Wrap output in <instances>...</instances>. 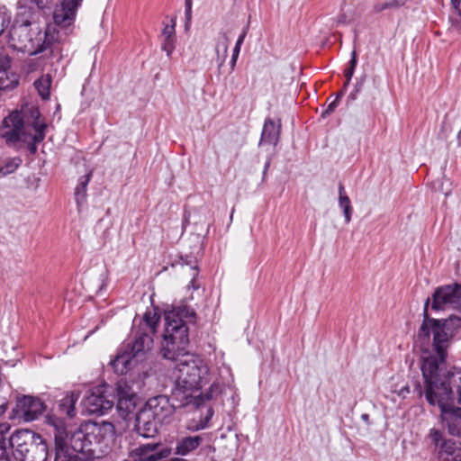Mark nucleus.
Instances as JSON below:
<instances>
[{
    "instance_id": "1",
    "label": "nucleus",
    "mask_w": 461,
    "mask_h": 461,
    "mask_svg": "<svg viewBox=\"0 0 461 461\" xmlns=\"http://www.w3.org/2000/svg\"><path fill=\"white\" fill-rule=\"evenodd\" d=\"M195 318V312L187 305H179L167 312L160 352L164 358L172 361L185 357L176 366L171 399L176 402L178 406L192 405L198 408L203 404V397L195 393L202 388L209 369L203 359L188 355L187 324L194 323Z\"/></svg>"
},
{
    "instance_id": "2",
    "label": "nucleus",
    "mask_w": 461,
    "mask_h": 461,
    "mask_svg": "<svg viewBox=\"0 0 461 461\" xmlns=\"http://www.w3.org/2000/svg\"><path fill=\"white\" fill-rule=\"evenodd\" d=\"M428 298L425 303L424 320L420 326L418 338L422 342L429 341L430 334L433 335L432 348L435 355L423 357L421 373L424 379V395L429 388L435 393H441L442 389L450 390L449 401L456 398L461 404V368L452 366L444 370L446 366L447 349L448 348L449 334L447 332V320H437L429 318L427 313Z\"/></svg>"
},
{
    "instance_id": "3",
    "label": "nucleus",
    "mask_w": 461,
    "mask_h": 461,
    "mask_svg": "<svg viewBox=\"0 0 461 461\" xmlns=\"http://www.w3.org/2000/svg\"><path fill=\"white\" fill-rule=\"evenodd\" d=\"M30 117L24 118L18 111L12 112L4 119L2 136L8 144L23 141L31 154L37 152V144L46 136L47 124L37 108H31Z\"/></svg>"
},
{
    "instance_id": "4",
    "label": "nucleus",
    "mask_w": 461,
    "mask_h": 461,
    "mask_svg": "<svg viewBox=\"0 0 461 461\" xmlns=\"http://www.w3.org/2000/svg\"><path fill=\"white\" fill-rule=\"evenodd\" d=\"M55 41L54 34L48 28L42 30L39 24L30 22L15 23L8 33V46L17 51L29 55L44 53L45 57L53 54L51 48Z\"/></svg>"
},
{
    "instance_id": "5",
    "label": "nucleus",
    "mask_w": 461,
    "mask_h": 461,
    "mask_svg": "<svg viewBox=\"0 0 461 461\" xmlns=\"http://www.w3.org/2000/svg\"><path fill=\"white\" fill-rule=\"evenodd\" d=\"M429 388L427 393V402L431 406L440 409L441 422L453 436L461 437V407L454 406V401H449L450 390L442 389L441 393H435Z\"/></svg>"
},
{
    "instance_id": "6",
    "label": "nucleus",
    "mask_w": 461,
    "mask_h": 461,
    "mask_svg": "<svg viewBox=\"0 0 461 461\" xmlns=\"http://www.w3.org/2000/svg\"><path fill=\"white\" fill-rule=\"evenodd\" d=\"M110 387L101 384L89 389L81 404L86 413L103 415L114 404V397L109 392Z\"/></svg>"
},
{
    "instance_id": "7",
    "label": "nucleus",
    "mask_w": 461,
    "mask_h": 461,
    "mask_svg": "<svg viewBox=\"0 0 461 461\" xmlns=\"http://www.w3.org/2000/svg\"><path fill=\"white\" fill-rule=\"evenodd\" d=\"M46 405L39 397L23 395L16 398L14 407L9 413V420L30 422L37 420L45 411Z\"/></svg>"
},
{
    "instance_id": "8",
    "label": "nucleus",
    "mask_w": 461,
    "mask_h": 461,
    "mask_svg": "<svg viewBox=\"0 0 461 461\" xmlns=\"http://www.w3.org/2000/svg\"><path fill=\"white\" fill-rule=\"evenodd\" d=\"M134 386L140 388V384L128 379H121L116 383L117 408L122 415H127L135 409L138 396Z\"/></svg>"
},
{
    "instance_id": "9",
    "label": "nucleus",
    "mask_w": 461,
    "mask_h": 461,
    "mask_svg": "<svg viewBox=\"0 0 461 461\" xmlns=\"http://www.w3.org/2000/svg\"><path fill=\"white\" fill-rule=\"evenodd\" d=\"M447 306L461 308V284L444 285L434 292L432 309L443 310Z\"/></svg>"
},
{
    "instance_id": "10",
    "label": "nucleus",
    "mask_w": 461,
    "mask_h": 461,
    "mask_svg": "<svg viewBox=\"0 0 461 461\" xmlns=\"http://www.w3.org/2000/svg\"><path fill=\"white\" fill-rule=\"evenodd\" d=\"M181 407L182 406H178L177 402L175 401L170 402V400L167 396L158 395L148 400L142 409L149 412L155 420L162 424L168 421L176 408Z\"/></svg>"
},
{
    "instance_id": "11",
    "label": "nucleus",
    "mask_w": 461,
    "mask_h": 461,
    "mask_svg": "<svg viewBox=\"0 0 461 461\" xmlns=\"http://www.w3.org/2000/svg\"><path fill=\"white\" fill-rule=\"evenodd\" d=\"M171 448L162 447V444L148 443L133 448L130 453V459L123 461H161L171 455Z\"/></svg>"
},
{
    "instance_id": "12",
    "label": "nucleus",
    "mask_w": 461,
    "mask_h": 461,
    "mask_svg": "<svg viewBox=\"0 0 461 461\" xmlns=\"http://www.w3.org/2000/svg\"><path fill=\"white\" fill-rule=\"evenodd\" d=\"M34 438L40 439V435L30 429H18L10 437V444L13 448L14 458L22 461L29 447L32 446Z\"/></svg>"
},
{
    "instance_id": "13",
    "label": "nucleus",
    "mask_w": 461,
    "mask_h": 461,
    "mask_svg": "<svg viewBox=\"0 0 461 461\" xmlns=\"http://www.w3.org/2000/svg\"><path fill=\"white\" fill-rule=\"evenodd\" d=\"M83 0H60L53 12V21L61 28H68L75 20L77 8Z\"/></svg>"
},
{
    "instance_id": "14",
    "label": "nucleus",
    "mask_w": 461,
    "mask_h": 461,
    "mask_svg": "<svg viewBox=\"0 0 461 461\" xmlns=\"http://www.w3.org/2000/svg\"><path fill=\"white\" fill-rule=\"evenodd\" d=\"M152 335L148 331H134V339L124 346V348L131 354L136 362L141 361L146 354L152 348Z\"/></svg>"
},
{
    "instance_id": "15",
    "label": "nucleus",
    "mask_w": 461,
    "mask_h": 461,
    "mask_svg": "<svg viewBox=\"0 0 461 461\" xmlns=\"http://www.w3.org/2000/svg\"><path fill=\"white\" fill-rule=\"evenodd\" d=\"M158 424L160 423L142 408L136 415L135 429L143 438H154L158 432Z\"/></svg>"
},
{
    "instance_id": "16",
    "label": "nucleus",
    "mask_w": 461,
    "mask_h": 461,
    "mask_svg": "<svg viewBox=\"0 0 461 461\" xmlns=\"http://www.w3.org/2000/svg\"><path fill=\"white\" fill-rule=\"evenodd\" d=\"M438 461H461V442L445 439L438 450Z\"/></svg>"
},
{
    "instance_id": "17",
    "label": "nucleus",
    "mask_w": 461,
    "mask_h": 461,
    "mask_svg": "<svg viewBox=\"0 0 461 461\" xmlns=\"http://www.w3.org/2000/svg\"><path fill=\"white\" fill-rule=\"evenodd\" d=\"M11 60L5 57L0 61V92L14 89L19 82L18 76L10 71Z\"/></svg>"
},
{
    "instance_id": "18",
    "label": "nucleus",
    "mask_w": 461,
    "mask_h": 461,
    "mask_svg": "<svg viewBox=\"0 0 461 461\" xmlns=\"http://www.w3.org/2000/svg\"><path fill=\"white\" fill-rule=\"evenodd\" d=\"M203 441V437L199 435L180 438L176 441L175 454L178 456H187L191 452L197 449Z\"/></svg>"
},
{
    "instance_id": "19",
    "label": "nucleus",
    "mask_w": 461,
    "mask_h": 461,
    "mask_svg": "<svg viewBox=\"0 0 461 461\" xmlns=\"http://www.w3.org/2000/svg\"><path fill=\"white\" fill-rule=\"evenodd\" d=\"M47 457L48 447L40 435V439L34 438L32 446L29 447L22 461H46Z\"/></svg>"
},
{
    "instance_id": "20",
    "label": "nucleus",
    "mask_w": 461,
    "mask_h": 461,
    "mask_svg": "<svg viewBox=\"0 0 461 461\" xmlns=\"http://www.w3.org/2000/svg\"><path fill=\"white\" fill-rule=\"evenodd\" d=\"M137 363L136 359L125 348L111 361L113 370L119 375L126 374Z\"/></svg>"
},
{
    "instance_id": "21",
    "label": "nucleus",
    "mask_w": 461,
    "mask_h": 461,
    "mask_svg": "<svg viewBox=\"0 0 461 461\" xmlns=\"http://www.w3.org/2000/svg\"><path fill=\"white\" fill-rule=\"evenodd\" d=\"M280 127V122L276 124L273 119L267 118L263 125L260 141L276 145L279 140Z\"/></svg>"
},
{
    "instance_id": "22",
    "label": "nucleus",
    "mask_w": 461,
    "mask_h": 461,
    "mask_svg": "<svg viewBox=\"0 0 461 461\" xmlns=\"http://www.w3.org/2000/svg\"><path fill=\"white\" fill-rule=\"evenodd\" d=\"M77 400L78 394L77 393H68L59 402V410L68 417H74L76 415L75 404Z\"/></svg>"
},
{
    "instance_id": "23",
    "label": "nucleus",
    "mask_w": 461,
    "mask_h": 461,
    "mask_svg": "<svg viewBox=\"0 0 461 461\" xmlns=\"http://www.w3.org/2000/svg\"><path fill=\"white\" fill-rule=\"evenodd\" d=\"M92 175L93 171L90 170L87 174L78 179L77 185L75 189V198L78 204L82 203L86 200V189L91 180Z\"/></svg>"
},
{
    "instance_id": "24",
    "label": "nucleus",
    "mask_w": 461,
    "mask_h": 461,
    "mask_svg": "<svg viewBox=\"0 0 461 461\" xmlns=\"http://www.w3.org/2000/svg\"><path fill=\"white\" fill-rule=\"evenodd\" d=\"M230 39L226 32H220L218 41L216 44L217 59L220 60V65L223 64L228 56Z\"/></svg>"
},
{
    "instance_id": "25",
    "label": "nucleus",
    "mask_w": 461,
    "mask_h": 461,
    "mask_svg": "<svg viewBox=\"0 0 461 461\" xmlns=\"http://www.w3.org/2000/svg\"><path fill=\"white\" fill-rule=\"evenodd\" d=\"M159 316L156 312H147L143 317V324L139 329L141 331H148L149 334H154L158 325Z\"/></svg>"
},
{
    "instance_id": "26",
    "label": "nucleus",
    "mask_w": 461,
    "mask_h": 461,
    "mask_svg": "<svg viewBox=\"0 0 461 461\" xmlns=\"http://www.w3.org/2000/svg\"><path fill=\"white\" fill-rule=\"evenodd\" d=\"M51 86V77L50 75H44L34 82V86L42 99L50 97Z\"/></svg>"
},
{
    "instance_id": "27",
    "label": "nucleus",
    "mask_w": 461,
    "mask_h": 461,
    "mask_svg": "<svg viewBox=\"0 0 461 461\" xmlns=\"http://www.w3.org/2000/svg\"><path fill=\"white\" fill-rule=\"evenodd\" d=\"M22 164V158L19 157L6 159L0 167V178L14 173Z\"/></svg>"
},
{
    "instance_id": "28",
    "label": "nucleus",
    "mask_w": 461,
    "mask_h": 461,
    "mask_svg": "<svg viewBox=\"0 0 461 461\" xmlns=\"http://www.w3.org/2000/svg\"><path fill=\"white\" fill-rule=\"evenodd\" d=\"M213 415V410L209 408L207 410V414L203 419H200L199 420H193L188 422L186 425V429L190 431H198L208 427V423Z\"/></svg>"
},
{
    "instance_id": "29",
    "label": "nucleus",
    "mask_w": 461,
    "mask_h": 461,
    "mask_svg": "<svg viewBox=\"0 0 461 461\" xmlns=\"http://www.w3.org/2000/svg\"><path fill=\"white\" fill-rule=\"evenodd\" d=\"M14 458L13 448L11 447L10 438L0 435V460L11 461Z\"/></svg>"
},
{
    "instance_id": "30",
    "label": "nucleus",
    "mask_w": 461,
    "mask_h": 461,
    "mask_svg": "<svg viewBox=\"0 0 461 461\" xmlns=\"http://www.w3.org/2000/svg\"><path fill=\"white\" fill-rule=\"evenodd\" d=\"M339 205L343 210L345 221L347 223L350 222L351 215H352V206L351 202L348 196H344L342 198H339Z\"/></svg>"
},
{
    "instance_id": "31",
    "label": "nucleus",
    "mask_w": 461,
    "mask_h": 461,
    "mask_svg": "<svg viewBox=\"0 0 461 461\" xmlns=\"http://www.w3.org/2000/svg\"><path fill=\"white\" fill-rule=\"evenodd\" d=\"M221 393V386L217 383H213L204 393H199L198 395H202L203 403L205 400H212L218 397Z\"/></svg>"
},
{
    "instance_id": "32",
    "label": "nucleus",
    "mask_w": 461,
    "mask_h": 461,
    "mask_svg": "<svg viewBox=\"0 0 461 461\" xmlns=\"http://www.w3.org/2000/svg\"><path fill=\"white\" fill-rule=\"evenodd\" d=\"M407 0H385L382 4H378L375 6V11L382 12L385 9L398 8L405 5Z\"/></svg>"
},
{
    "instance_id": "33",
    "label": "nucleus",
    "mask_w": 461,
    "mask_h": 461,
    "mask_svg": "<svg viewBox=\"0 0 461 461\" xmlns=\"http://www.w3.org/2000/svg\"><path fill=\"white\" fill-rule=\"evenodd\" d=\"M357 63V53L355 50H353L352 54H351V59L349 61V67L345 70V77L347 79L345 87L349 84V82L354 75V71H355Z\"/></svg>"
},
{
    "instance_id": "34",
    "label": "nucleus",
    "mask_w": 461,
    "mask_h": 461,
    "mask_svg": "<svg viewBox=\"0 0 461 461\" xmlns=\"http://www.w3.org/2000/svg\"><path fill=\"white\" fill-rule=\"evenodd\" d=\"M176 19H171L170 24H166L162 30L163 38H176Z\"/></svg>"
},
{
    "instance_id": "35",
    "label": "nucleus",
    "mask_w": 461,
    "mask_h": 461,
    "mask_svg": "<svg viewBox=\"0 0 461 461\" xmlns=\"http://www.w3.org/2000/svg\"><path fill=\"white\" fill-rule=\"evenodd\" d=\"M10 21V15L3 8H0V36L5 32V28L9 25Z\"/></svg>"
},
{
    "instance_id": "36",
    "label": "nucleus",
    "mask_w": 461,
    "mask_h": 461,
    "mask_svg": "<svg viewBox=\"0 0 461 461\" xmlns=\"http://www.w3.org/2000/svg\"><path fill=\"white\" fill-rule=\"evenodd\" d=\"M176 38H164L162 43V50L167 52V56H170L175 50Z\"/></svg>"
},
{
    "instance_id": "37",
    "label": "nucleus",
    "mask_w": 461,
    "mask_h": 461,
    "mask_svg": "<svg viewBox=\"0 0 461 461\" xmlns=\"http://www.w3.org/2000/svg\"><path fill=\"white\" fill-rule=\"evenodd\" d=\"M429 437L431 438V441L435 444V446L438 449L439 445L444 440L441 432L436 429H432L429 431Z\"/></svg>"
},
{
    "instance_id": "38",
    "label": "nucleus",
    "mask_w": 461,
    "mask_h": 461,
    "mask_svg": "<svg viewBox=\"0 0 461 461\" xmlns=\"http://www.w3.org/2000/svg\"><path fill=\"white\" fill-rule=\"evenodd\" d=\"M342 92L339 93L338 95V96L336 97V99L334 101H332L329 105L328 107L322 112V114L321 116L323 118L327 117L328 115H330L332 112H334V110L337 108L338 104H339V99L341 97L342 95Z\"/></svg>"
},
{
    "instance_id": "39",
    "label": "nucleus",
    "mask_w": 461,
    "mask_h": 461,
    "mask_svg": "<svg viewBox=\"0 0 461 461\" xmlns=\"http://www.w3.org/2000/svg\"><path fill=\"white\" fill-rule=\"evenodd\" d=\"M56 0H32L39 8L45 9L50 8Z\"/></svg>"
},
{
    "instance_id": "40",
    "label": "nucleus",
    "mask_w": 461,
    "mask_h": 461,
    "mask_svg": "<svg viewBox=\"0 0 461 461\" xmlns=\"http://www.w3.org/2000/svg\"><path fill=\"white\" fill-rule=\"evenodd\" d=\"M185 30H189V28L191 26V22H192V10H185Z\"/></svg>"
},
{
    "instance_id": "41",
    "label": "nucleus",
    "mask_w": 461,
    "mask_h": 461,
    "mask_svg": "<svg viewBox=\"0 0 461 461\" xmlns=\"http://www.w3.org/2000/svg\"><path fill=\"white\" fill-rule=\"evenodd\" d=\"M248 31H249V23L244 27L242 32L240 33V35L239 36V38L236 41V44H238V45L243 44V41L247 36Z\"/></svg>"
},
{
    "instance_id": "42",
    "label": "nucleus",
    "mask_w": 461,
    "mask_h": 461,
    "mask_svg": "<svg viewBox=\"0 0 461 461\" xmlns=\"http://www.w3.org/2000/svg\"><path fill=\"white\" fill-rule=\"evenodd\" d=\"M395 393H397L398 396L404 399L410 393V387L409 385L402 386L399 391H395Z\"/></svg>"
},
{
    "instance_id": "43",
    "label": "nucleus",
    "mask_w": 461,
    "mask_h": 461,
    "mask_svg": "<svg viewBox=\"0 0 461 461\" xmlns=\"http://www.w3.org/2000/svg\"><path fill=\"white\" fill-rule=\"evenodd\" d=\"M192 270H193V272H194V273H193V278H192V280H191V282H190V284H189V285H188V286H192V287H193V289L196 290V289H198V288H199V285H198V284H196V281H195V278H194V277H195V276L197 275V267H194V268H192Z\"/></svg>"
},
{
    "instance_id": "44",
    "label": "nucleus",
    "mask_w": 461,
    "mask_h": 461,
    "mask_svg": "<svg viewBox=\"0 0 461 461\" xmlns=\"http://www.w3.org/2000/svg\"><path fill=\"white\" fill-rule=\"evenodd\" d=\"M10 425L6 422L0 423V435L5 437V434L10 430Z\"/></svg>"
},
{
    "instance_id": "45",
    "label": "nucleus",
    "mask_w": 461,
    "mask_h": 461,
    "mask_svg": "<svg viewBox=\"0 0 461 461\" xmlns=\"http://www.w3.org/2000/svg\"><path fill=\"white\" fill-rule=\"evenodd\" d=\"M454 8L456 10L458 14L461 16V0H451Z\"/></svg>"
},
{
    "instance_id": "46",
    "label": "nucleus",
    "mask_w": 461,
    "mask_h": 461,
    "mask_svg": "<svg viewBox=\"0 0 461 461\" xmlns=\"http://www.w3.org/2000/svg\"><path fill=\"white\" fill-rule=\"evenodd\" d=\"M344 196H348L345 187L342 183L339 184V198H342Z\"/></svg>"
},
{
    "instance_id": "47",
    "label": "nucleus",
    "mask_w": 461,
    "mask_h": 461,
    "mask_svg": "<svg viewBox=\"0 0 461 461\" xmlns=\"http://www.w3.org/2000/svg\"><path fill=\"white\" fill-rule=\"evenodd\" d=\"M8 409L7 402H3L0 404V417L4 416Z\"/></svg>"
},
{
    "instance_id": "48",
    "label": "nucleus",
    "mask_w": 461,
    "mask_h": 461,
    "mask_svg": "<svg viewBox=\"0 0 461 461\" xmlns=\"http://www.w3.org/2000/svg\"><path fill=\"white\" fill-rule=\"evenodd\" d=\"M240 49H241V45L235 44L233 51H232V56L239 57Z\"/></svg>"
},
{
    "instance_id": "49",
    "label": "nucleus",
    "mask_w": 461,
    "mask_h": 461,
    "mask_svg": "<svg viewBox=\"0 0 461 461\" xmlns=\"http://www.w3.org/2000/svg\"><path fill=\"white\" fill-rule=\"evenodd\" d=\"M185 10H192V0L185 1Z\"/></svg>"
},
{
    "instance_id": "50",
    "label": "nucleus",
    "mask_w": 461,
    "mask_h": 461,
    "mask_svg": "<svg viewBox=\"0 0 461 461\" xmlns=\"http://www.w3.org/2000/svg\"><path fill=\"white\" fill-rule=\"evenodd\" d=\"M238 58L239 57L231 56V59H230L231 69H233L235 68Z\"/></svg>"
},
{
    "instance_id": "51",
    "label": "nucleus",
    "mask_w": 461,
    "mask_h": 461,
    "mask_svg": "<svg viewBox=\"0 0 461 461\" xmlns=\"http://www.w3.org/2000/svg\"><path fill=\"white\" fill-rule=\"evenodd\" d=\"M348 97L351 98L352 100H355L356 99V93H351Z\"/></svg>"
},
{
    "instance_id": "52",
    "label": "nucleus",
    "mask_w": 461,
    "mask_h": 461,
    "mask_svg": "<svg viewBox=\"0 0 461 461\" xmlns=\"http://www.w3.org/2000/svg\"><path fill=\"white\" fill-rule=\"evenodd\" d=\"M362 419L364 420H368V414H362Z\"/></svg>"
}]
</instances>
